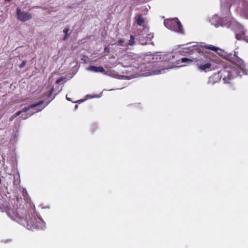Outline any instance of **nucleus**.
I'll return each mask as SVG.
<instances>
[{
	"instance_id": "nucleus-8",
	"label": "nucleus",
	"mask_w": 248,
	"mask_h": 248,
	"mask_svg": "<svg viewBox=\"0 0 248 248\" xmlns=\"http://www.w3.org/2000/svg\"><path fill=\"white\" fill-rule=\"evenodd\" d=\"M43 103V101H40L38 103L34 104L33 105H31L29 107H25L21 110L18 111L15 113L14 115H13L10 119V121H12L16 117L19 116L22 112H26L28 111H30V112L26 114L24 116L23 114L21 116V118L23 119H25L31 116L34 113L38 112L41 111L42 109V108H39V106L40 105L42 104Z\"/></svg>"
},
{
	"instance_id": "nucleus-2",
	"label": "nucleus",
	"mask_w": 248,
	"mask_h": 248,
	"mask_svg": "<svg viewBox=\"0 0 248 248\" xmlns=\"http://www.w3.org/2000/svg\"><path fill=\"white\" fill-rule=\"evenodd\" d=\"M176 56L174 52L157 53L147 56L146 59L149 60V62L147 64L141 63L137 67V72L141 76L164 74L169 70L176 67L173 63H170Z\"/></svg>"
},
{
	"instance_id": "nucleus-18",
	"label": "nucleus",
	"mask_w": 248,
	"mask_h": 248,
	"mask_svg": "<svg viewBox=\"0 0 248 248\" xmlns=\"http://www.w3.org/2000/svg\"><path fill=\"white\" fill-rule=\"evenodd\" d=\"M65 79L64 78L61 77L56 80V83L59 84Z\"/></svg>"
},
{
	"instance_id": "nucleus-15",
	"label": "nucleus",
	"mask_w": 248,
	"mask_h": 248,
	"mask_svg": "<svg viewBox=\"0 0 248 248\" xmlns=\"http://www.w3.org/2000/svg\"><path fill=\"white\" fill-rule=\"evenodd\" d=\"M101 94H102V93H101L99 95H95V96H92L91 95H87L86 96V98L87 99H89V98H93V97H100L101 96Z\"/></svg>"
},
{
	"instance_id": "nucleus-7",
	"label": "nucleus",
	"mask_w": 248,
	"mask_h": 248,
	"mask_svg": "<svg viewBox=\"0 0 248 248\" xmlns=\"http://www.w3.org/2000/svg\"><path fill=\"white\" fill-rule=\"evenodd\" d=\"M236 0H220L222 10L226 8L229 11L231 6ZM239 10L241 15L248 19V0H242L239 6Z\"/></svg>"
},
{
	"instance_id": "nucleus-10",
	"label": "nucleus",
	"mask_w": 248,
	"mask_h": 248,
	"mask_svg": "<svg viewBox=\"0 0 248 248\" xmlns=\"http://www.w3.org/2000/svg\"><path fill=\"white\" fill-rule=\"evenodd\" d=\"M16 12L17 19L21 21H26L31 19L32 17V15L31 14L22 11L19 8H17L16 9Z\"/></svg>"
},
{
	"instance_id": "nucleus-21",
	"label": "nucleus",
	"mask_w": 248,
	"mask_h": 248,
	"mask_svg": "<svg viewBox=\"0 0 248 248\" xmlns=\"http://www.w3.org/2000/svg\"><path fill=\"white\" fill-rule=\"evenodd\" d=\"M83 101H84V100H79V102H83Z\"/></svg>"
},
{
	"instance_id": "nucleus-1",
	"label": "nucleus",
	"mask_w": 248,
	"mask_h": 248,
	"mask_svg": "<svg viewBox=\"0 0 248 248\" xmlns=\"http://www.w3.org/2000/svg\"><path fill=\"white\" fill-rule=\"evenodd\" d=\"M211 50L217 53H222V55L225 58L232 61H236L239 63H242V61L236 55V52L233 53H228L218 47H216L211 45H205L203 43H196L189 47H186L183 48L182 54L183 55H195V57L192 58H183L176 61V64H180L182 63H185V64L180 66H176V67H181L190 65L193 62L196 63L197 69L201 73H207L214 69L212 65L213 61L208 58L205 56L201 57V54L202 53L203 48Z\"/></svg>"
},
{
	"instance_id": "nucleus-11",
	"label": "nucleus",
	"mask_w": 248,
	"mask_h": 248,
	"mask_svg": "<svg viewBox=\"0 0 248 248\" xmlns=\"http://www.w3.org/2000/svg\"><path fill=\"white\" fill-rule=\"evenodd\" d=\"M87 70L96 73H103L105 71L104 68L102 66H90L87 68Z\"/></svg>"
},
{
	"instance_id": "nucleus-14",
	"label": "nucleus",
	"mask_w": 248,
	"mask_h": 248,
	"mask_svg": "<svg viewBox=\"0 0 248 248\" xmlns=\"http://www.w3.org/2000/svg\"><path fill=\"white\" fill-rule=\"evenodd\" d=\"M116 44L119 46H124L125 45V44L124 43V42L123 39L119 40L116 43Z\"/></svg>"
},
{
	"instance_id": "nucleus-22",
	"label": "nucleus",
	"mask_w": 248,
	"mask_h": 248,
	"mask_svg": "<svg viewBox=\"0 0 248 248\" xmlns=\"http://www.w3.org/2000/svg\"><path fill=\"white\" fill-rule=\"evenodd\" d=\"M75 108H78V106H77V105L75 106Z\"/></svg>"
},
{
	"instance_id": "nucleus-9",
	"label": "nucleus",
	"mask_w": 248,
	"mask_h": 248,
	"mask_svg": "<svg viewBox=\"0 0 248 248\" xmlns=\"http://www.w3.org/2000/svg\"><path fill=\"white\" fill-rule=\"evenodd\" d=\"M164 24L167 28L175 32L179 33L184 32L182 25L177 18L166 19L164 21Z\"/></svg>"
},
{
	"instance_id": "nucleus-12",
	"label": "nucleus",
	"mask_w": 248,
	"mask_h": 248,
	"mask_svg": "<svg viewBox=\"0 0 248 248\" xmlns=\"http://www.w3.org/2000/svg\"><path fill=\"white\" fill-rule=\"evenodd\" d=\"M53 91V89L51 88L49 89V90L45 94V96L46 97V98L48 99L46 105H47L54 98V96L51 97Z\"/></svg>"
},
{
	"instance_id": "nucleus-19",
	"label": "nucleus",
	"mask_w": 248,
	"mask_h": 248,
	"mask_svg": "<svg viewBox=\"0 0 248 248\" xmlns=\"http://www.w3.org/2000/svg\"><path fill=\"white\" fill-rule=\"evenodd\" d=\"M66 98L68 101H71L70 98L67 97V95L66 96Z\"/></svg>"
},
{
	"instance_id": "nucleus-6",
	"label": "nucleus",
	"mask_w": 248,
	"mask_h": 248,
	"mask_svg": "<svg viewBox=\"0 0 248 248\" xmlns=\"http://www.w3.org/2000/svg\"><path fill=\"white\" fill-rule=\"evenodd\" d=\"M137 24L139 26L138 28L137 34L138 39L141 45L146 44L153 38L152 33L149 32V28L147 26L145 20L141 15H139L136 19Z\"/></svg>"
},
{
	"instance_id": "nucleus-20",
	"label": "nucleus",
	"mask_w": 248,
	"mask_h": 248,
	"mask_svg": "<svg viewBox=\"0 0 248 248\" xmlns=\"http://www.w3.org/2000/svg\"><path fill=\"white\" fill-rule=\"evenodd\" d=\"M11 0H5V1L6 2H9V1H10Z\"/></svg>"
},
{
	"instance_id": "nucleus-3",
	"label": "nucleus",
	"mask_w": 248,
	"mask_h": 248,
	"mask_svg": "<svg viewBox=\"0 0 248 248\" xmlns=\"http://www.w3.org/2000/svg\"><path fill=\"white\" fill-rule=\"evenodd\" d=\"M224 59L232 62L235 64L234 66H226L219 72L215 73L209 78L207 84L211 85L218 82L221 77H222L224 83L230 84L232 87L231 81L237 76L241 77L243 75L248 76V67L243 60L238 57L242 61V63H239L236 61H232L225 57L222 53H218Z\"/></svg>"
},
{
	"instance_id": "nucleus-16",
	"label": "nucleus",
	"mask_w": 248,
	"mask_h": 248,
	"mask_svg": "<svg viewBox=\"0 0 248 248\" xmlns=\"http://www.w3.org/2000/svg\"><path fill=\"white\" fill-rule=\"evenodd\" d=\"M69 31V30L68 29H65L64 30H63V32L65 33V36L64 37H63V40H65L67 37V33L68 32V31Z\"/></svg>"
},
{
	"instance_id": "nucleus-4",
	"label": "nucleus",
	"mask_w": 248,
	"mask_h": 248,
	"mask_svg": "<svg viewBox=\"0 0 248 248\" xmlns=\"http://www.w3.org/2000/svg\"><path fill=\"white\" fill-rule=\"evenodd\" d=\"M6 212L10 218L28 230L43 229L46 227L45 222L37 216L34 209L27 211L24 209L19 208L15 211L11 208H8Z\"/></svg>"
},
{
	"instance_id": "nucleus-17",
	"label": "nucleus",
	"mask_w": 248,
	"mask_h": 248,
	"mask_svg": "<svg viewBox=\"0 0 248 248\" xmlns=\"http://www.w3.org/2000/svg\"><path fill=\"white\" fill-rule=\"evenodd\" d=\"M26 62L25 61H23L22 63L19 65V67L20 68H23L25 65H26Z\"/></svg>"
},
{
	"instance_id": "nucleus-13",
	"label": "nucleus",
	"mask_w": 248,
	"mask_h": 248,
	"mask_svg": "<svg viewBox=\"0 0 248 248\" xmlns=\"http://www.w3.org/2000/svg\"><path fill=\"white\" fill-rule=\"evenodd\" d=\"M134 40H135L134 37L133 35H130V39L128 41V42L127 43V44L130 46L134 45L135 44Z\"/></svg>"
},
{
	"instance_id": "nucleus-5",
	"label": "nucleus",
	"mask_w": 248,
	"mask_h": 248,
	"mask_svg": "<svg viewBox=\"0 0 248 248\" xmlns=\"http://www.w3.org/2000/svg\"><path fill=\"white\" fill-rule=\"evenodd\" d=\"M210 21L216 27L221 26L232 28L234 30L237 40H245L248 43V36L245 35L243 27L233 18L225 17L220 18L218 16L215 15Z\"/></svg>"
}]
</instances>
